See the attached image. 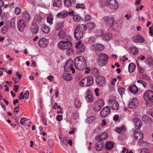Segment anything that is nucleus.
<instances>
[{"instance_id": "f257e3e1", "label": "nucleus", "mask_w": 153, "mask_h": 153, "mask_svg": "<svg viewBox=\"0 0 153 153\" xmlns=\"http://www.w3.org/2000/svg\"><path fill=\"white\" fill-rule=\"evenodd\" d=\"M86 60L85 57L82 56L76 58L75 60V66L76 68L79 70H82L86 68Z\"/></svg>"}, {"instance_id": "f03ea898", "label": "nucleus", "mask_w": 153, "mask_h": 153, "mask_svg": "<svg viewBox=\"0 0 153 153\" xmlns=\"http://www.w3.org/2000/svg\"><path fill=\"white\" fill-rule=\"evenodd\" d=\"M115 130L116 132L120 134L119 136L120 140H124L126 139V129L125 126L122 125L120 127L117 128Z\"/></svg>"}, {"instance_id": "7ed1b4c3", "label": "nucleus", "mask_w": 153, "mask_h": 153, "mask_svg": "<svg viewBox=\"0 0 153 153\" xmlns=\"http://www.w3.org/2000/svg\"><path fill=\"white\" fill-rule=\"evenodd\" d=\"M94 83L93 78L91 76H88L79 82V85L83 86H91Z\"/></svg>"}, {"instance_id": "20e7f679", "label": "nucleus", "mask_w": 153, "mask_h": 153, "mask_svg": "<svg viewBox=\"0 0 153 153\" xmlns=\"http://www.w3.org/2000/svg\"><path fill=\"white\" fill-rule=\"evenodd\" d=\"M73 62L72 59H70L67 62L64 66V70L65 72L72 71V73H75V70L73 67Z\"/></svg>"}, {"instance_id": "39448f33", "label": "nucleus", "mask_w": 153, "mask_h": 153, "mask_svg": "<svg viewBox=\"0 0 153 153\" xmlns=\"http://www.w3.org/2000/svg\"><path fill=\"white\" fill-rule=\"evenodd\" d=\"M108 56L105 54H101L99 56L97 60V63L100 66L106 65L108 60Z\"/></svg>"}, {"instance_id": "423d86ee", "label": "nucleus", "mask_w": 153, "mask_h": 153, "mask_svg": "<svg viewBox=\"0 0 153 153\" xmlns=\"http://www.w3.org/2000/svg\"><path fill=\"white\" fill-rule=\"evenodd\" d=\"M58 46L62 49H68L72 47V43L68 41H61L59 43Z\"/></svg>"}, {"instance_id": "0eeeda50", "label": "nucleus", "mask_w": 153, "mask_h": 153, "mask_svg": "<svg viewBox=\"0 0 153 153\" xmlns=\"http://www.w3.org/2000/svg\"><path fill=\"white\" fill-rule=\"evenodd\" d=\"M75 47L76 49V53L79 54H81L82 52L85 51V47L84 45L82 43L81 40L79 41L76 43Z\"/></svg>"}, {"instance_id": "6e6552de", "label": "nucleus", "mask_w": 153, "mask_h": 153, "mask_svg": "<svg viewBox=\"0 0 153 153\" xmlns=\"http://www.w3.org/2000/svg\"><path fill=\"white\" fill-rule=\"evenodd\" d=\"M108 103L111 109L114 110H117L119 107L118 102L116 100L114 97H111L108 100Z\"/></svg>"}, {"instance_id": "1a4fd4ad", "label": "nucleus", "mask_w": 153, "mask_h": 153, "mask_svg": "<svg viewBox=\"0 0 153 153\" xmlns=\"http://www.w3.org/2000/svg\"><path fill=\"white\" fill-rule=\"evenodd\" d=\"M80 27L79 26H77L74 31V36L76 39H80L84 35V30H80Z\"/></svg>"}, {"instance_id": "9d476101", "label": "nucleus", "mask_w": 153, "mask_h": 153, "mask_svg": "<svg viewBox=\"0 0 153 153\" xmlns=\"http://www.w3.org/2000/svg\"><path fill=\"white\" fill-rule=\"evenodd\" d=\"M105 102L103 100H98L95 103L93 108L95 111H99L104 105Z\"/></svg>"}, {"instance_id": "9b49d317", "label": "nucleus", "mask_w": 153, "mask_h": 153, "mask_svg": "<svg viewBox=\"0 0 153 153\" xmlns=\"http://www.w3.org/2000/svg\"><path fill=\"white\" fill-rule=\"evenodd\" d=\"M114 18L111 16H104L102 19V21L108 26L114 21Z\"/></svg>"}, {"instance_id": "f8f14e48", "label": "nucleus", "mask_w": 153, "mask_h": 153, "mask_svg": "<svg viewBox=\"0 0 153 153\" xmlns=\"http://www.w3.org/2000/svg\"><path fill=\"white\" fill-rule=\"evenodd\" d=\"M17 26L19 30L22 32L26 27V23L23 20L20 19L17 22Z\"/></svg>"}, {"instance_id": "ddd939ff", "label": "nucleus", "mask_w": 153, "mask_h": 153, "mask_svg": "<svg viewBox=\"0 0 153 153\" xmlns=\"http://www.w3.org/2000/svg\"><path fill=\"white\" fill-rule=\"evenodd\" d=\"M110 108L108 106H106L103 108L100 112L101 116L103 117H107L110 113Z\"/></svg>"}, {"instance_id": "4468645a", "label": "nucleus", "mask_w": 153, "mask_h": 153, "mask_svg": "<svg viewBox=\"0 0 153 153\" xmlns=\"http://www.w3.org/2000/svg\"><path fill=\"white\" fill-rule=\"evenodd\" d=\"M134 137L135 139L141 140L143 137V133L138 128L136 129L134 131Z\"/></svg>"}, {"instance_id": "2eb2a0df", "label": "nucleus", "mask_w": 153, "mask_h": 153, "mask_svg": "<svg viewBox=\"0 0 153 153\" xmlns=\"http://www.w3.org/2000/svg\"><path fill=\"white\" fill-rule=\"evenodd\" d=\"M30 30L33 34H37L39 31V27L38 24L35 22H33L30 27Z\"/></svg>"}, {"instance_id": "dca6fc26", "label": "nucleus", "mask_w": 153, "mask_h": 153, "mask_svg": "<svg viewBox=\"0 0 153 153\" xmlns=\"http://www.w3.org/2000/svg\"><path fill=\"white\" fill-rule=\"evenodd\" d=\"M108 5L109 7L113 10H115L118 7V5L116 0H110L108 2Z\"/></svg>"}, {"instance_id": "f3484780", "label": "nucleus", "mask_w": 153, "mask_h": 153, "mask_svg": "<svg viewBox=\"0 0 153 153\" xmlns=\"http://www.w3.org/2000/svg\"><path fill=\"white\" fill-rule=\"evenodd\" d=\"M143 97L144 100L146 98L153 100V91L151 90H147L144 94Z\"/></svg>"}, {"instance_id": "a211bd4d", "label": "nucleus", "mask_w": 153, "mask_h": 153, "mask_svg": "<svg viewBox=\"0 0 153 153\" xmlns=\"http://www.w3.org/2000/svg\"><path fill=\"white\" fill-rule=\"evenodd\" d=\"M139 101L138 100L133 98L131 102H130L128 105L129 108H134L137 107L139 105Z\"/></svg>"}, {"instance_id": "6ab92c4d", "label": "nucleus", "mask_w": 153, "mask_h": 153, "mask_svg": "<svg viewBox=\"0 0 153 153\" xmlns=\"http://www.w3.org/2000/svg\"><path fill=\"white\" fill-rule=\"evenodd\" d=\"M96 83L99 86H104L105 84V79L103 76H98L96 79Z\"/></svg>"}, {"instance_id": "aec40b11", "label": "nucleus", "mask_w": 153, "mask_h": 153, "mask_svg": "<svg viewBox=\"0 0 153 153\" xmlns=\"http://www.w3.org/2000/svg\"><path fill=\"white\" fill-rule=\"evenodd\" d=\"M48 41L46 39L42 38L39 41V45L41 48H45L48 45Z\"/></svg>"}, {"instance_id": "412c9836", "label": "nucleus", "mask_w": 153, "mask_h": 153, "mask_svg": "<svg viewBox=\"0 0 153 153\" xmlns=\"http://www.w3.org/2000/svg\"><path fill=\"white\" fill-rule=\"evenodd\" d=\"M108 137L107 133L103 132L100 133V135L97 136L96 139L98 141H101L106 139Z\"/></svg>"}, {"instance_id": "4be33fe9", "label": "nucleus", "mask_w": 153, "mask_h": 153, "mask_svg": "<svg viewBox=\"0 0 153 153\" xmlns=\"http://www.w3.org/2000/svg\"><path fill=\"white\" fill-rule=\"evenodd\" d=\"M68 16V12L64 10L59 13L56 15L57 18H64Z\"/></svg>"}, {"instance_id": "5701e85b", "label": "nucleus", "mask_w": 153, "mask_h": 153, "mask_svg": "<svg viewBox=\"0 0 153 153\" xmlns=\"http://www.w3.org/2000/svg\"><path fill=\"white\" fill-rule=\"evenodd\" d=\"M133 41L135 42H143L144 41V39L142 36L137 35L133 39Z\"/></svg>"}, {"instance_id": "b1692460", "label": "nucleus", "mask_w": 153, "mask_h": 153, "mask_svg": "<svg viewBox=\"0 0 153 153\" xmlns=\"http://www.w3.org/2000/svg\"><path fill=\"white\" fill-rule=\"evenodd\" d=\"M104 146V142H98L96 145V149L97 151H100L102 149Z\"/></svg>"}, {"instance_id": "393cba45", "label": "nucleus", "mask_w": 153, "mask_h": 153, "mask_svg": "<svg viewBox=\"0 0 153 153\" xmlns=\"http://www.w3.org/2000/svg\"><path fill=\"white\" fill-rule=\"evenodd\" d=\"M134 122L135 126L138 128H140L142 126V123L141 120L138 118H135L134 119Z\"/></svg>"}, {"instance_id": "a878e982", "label": "nucleus", "mask_w": 153, "mask_h": 153, "mask_svg": "<svg viewBox=\"0 0 153 153\" xmlns=\"http://www.w3.org/2000/svg\"><path fill=\"white\" fill-rule=\"evenodd\" d=\"M114 146V144L112 142L108 141L106 142L105 147L107 149L111 150L113 148Z\"/></svg>"}, {"instance_id": "bb28decb", "label": "nucleus", "mask_w": 153, "mask_h": 153, "mask_svg": "<svg viewBox=\"0 0 153 153\" xmlns=\"http://www.w3.org/2000/svg\"><path fill=\"white\" fill-rule=\"evenodd\" d=\"M63 78L66 81H70L72 79V75L68 73H65L63 75Z\"/></svg>"}, {"instance_id": "cd10ccee", "label": "nucleus", "mask_w": 153, "mask_h": 153, "mask_svg": "<svg viewBox=\"0 0 153 153\" xmlns=\"http://www.w3.org/2000/svg\"><path fill=\"white\" fill-rule=\"evenodd\" d=\"M129 90L131 92L134 94H136L138 91V88L135 85L130 86Z\"/></svg>"}, {"instance_id": "c85d7f7f", "label": "nucleus", "mask_w": 153, "mask_h": 153, "mask_svg": "<svg viewBox=\"0 0 153 153\" xmlns=\"http://www.w3.org/2000/svg\"><path fill=\"white\" fill-rule=\"evenodd\" d=\"M62 4L61 0H53V6L54 7H60Z\"/></svg>"}, {"instance_id": "c756f323", "label": "nucleus", "mask_w": 153, "mask_h": 153, "mask_svg": "<svg viewBox=\"0 0 153 153\" xmlns=\"http://www.w3.org/2000/svg\"><path fill=\"white\" fill-rule=\"evenodd\" d=\"M135 68L136 66L134 63H130L128 66L129 72L130 73L133 72L135 71Z\"/></svg>"}, {"instance_id": "7c9ffc66", "label": "nucleus", "mask_w": 153, "mask_h": 153, "mask_svg": "<svg viewBox=\"0 0 153 153\" xmlns=\"http://www.w3.org/2000/svg\"><path fill=\"white\" fill-rule=\"evenodd\" d=\"M112 35L111 34L106 33L104 34L103 36V39L109 41L112 39Z\"/></svg>"}, {"instance_id": "2f4dec72", "label": "nucleus", "mask_w": 153, "mask_h": 153, "mask_svg": "<svg viewBox=\"0 0 153 153\" xmlns=\"http://www.w3.org/2000/svg\"><path fill=\"white\" fill-rule=\"evenodd\" d=\"M23 16L24 18L27 21H29L30 19V16L29 13L25 11L23 13Z\"/></svg>"}, {"instance_id": "473e14b6", "label": "nucleus", "mask_w": 153, "mask_h": 153, "mask_svg": "<svg viewBox=\"0 0 153 153\" xmlns=\"http://www.w3.org/2000/svg\"><path fill=\"white\" fill-rule=\"evenodd\" d=\"M58 35L60 39L64 38L66 36V33L63 30H61L58 33Z\"/></svg>"}, {"instance_id": "72a5a7b5", "label": "nucleus", "mask_w": 153, "mask_h": 153, "mask_svg": "<svg viewBox=\"0 0 153 153\" xmlns=\"http://www.w3.org/2000/svg\"><path fill=\"white\" fill-rule=\"evenodd\" d=\"M108 26L111 27L113 30H115L118 27L117 23L115 21V19L114 20V21L111 23V25H109Z\"/></svg>"}, {"instance_id": "f704fd0d", "label": "nucleus", "mask_w": 153, "mask_h": 153, "mask_svg": "<svg viewBox=\"0 0 153 153\" xmlns=\"http://www.w3.org/2000/svg\"><path fill=\"white\" fill-rule=\"evenodd\" d=\"M47 22L51 25L53 23V16L51 14H49L47 17Z\"/></svg>"}, {"instance_id": "c9c22d12", "label": "nucleus", "mask_w": 153, "mask_h": 153, "mask_svg": "<svg viewBox=\"0 0 153 153\" xmlns=\"http://www.w3.org/2000/svg\"><path fill=\"white\" fill-rule=\"evenodd\" d=\"M73 19L74 21L76 22H79L82 20V18L77 15H74L73 16Z\"/></svg>"}, {"instance_id": "e433bc0d", "label": "nucleus", "mask_w": 153, "mask_h": 153, "mask_svg": "<svg viewBox=\"0 0 153 153\" xmlns=\"http://www.w3.org/2000/svg\"><path fill=\"white\" fill-rule=\"evenodd\" d=\"M130 52L134 54H137L138 53V51L137 48L135 47L132 46L130 48Z\"/></svg>"}, {"instance_id": "4c0bfd02", "label": "nucleus", "mask_w": 153, "mask_h": 153, "mask_svg": "<svg viewBox=\"0 0 153 153\" xmlns=\"http://www.w3.org/2000/svg\"><path fill=\"white\" fill-rule=\"evenodd\" d=\"M95 119V118L94 117L90 116L86 119L85 122L87 123H90L92 122Z\"/></svg>"}, {"instance_id": "58836bf2", "label": "nucleus", "mask_w": 153, "mask_h": 153, "mask_svg": "<svg viewBox=\"0 0 153 153\" xmlns=\"http://www.w3.org/2000/svg\"><path fill=\"white\" fill-rule=\"evenodd\" d=\"M86 100L89 102H92L94 101V98L92 95L91 94H88L85 97Z\"/></svg>"}, {"instance_id": "ea45409f", "label": "nucleus", "mask_w": 153, "mask_h": 153, "mask_svg": "<svg viewBox=\"0 0 153 153\" xmlns=\"http://www.w3.org/2000/svg\"><path fill=\"white\" fill-rule=\"evenodd\" d=\"M50 28L45 25H44L42 26V31L45 33H48L50 32Z\"/></svg>"}, {"instance_id": "a19ab883", "label": "nucleus", "mask_w": 153, "mask_h": 153, "mask_svg": "<svg viewBox=\"0 0 153 153\" xmlns=\"http://www.w3.org/2000/svg\"><path fill=\"white\" fill-rule=\"evenodd\" d=\"M64 4L65 7L68 8L70 7L71 6V2L70 0H65Z\"/></svg>"}, {"instance_id": "79ce46f5", "label": "nucleus", "mask_w": 153, "mask_h": 153, "mask_svg": "<svg viewBox=\"0 0 153 153\" xmlns=\"http://www.w3.org/2000/svg\"><path fill=\"white\" fill-rule=\"evenodd\" d=\"M104 47L103 45L100 44H98L95 47L96 49L97 50L101 51L104 49Z\"/></svg>"}, {"instance_id": "37998d69", "label": "nucleus", "mask_w": 153, "mask_h": 153, "mask_svg": "<svg viewBox=\"0 0 153 153\" xmlns=\"http://www.w3.org/2000/svg\"><path fill=\"white\" fill-rule=\"evenodd\" d=\"M16 18L13 17L11 19L10 21V25L12 28H14L15 27Z\"/></svg>"}, {"instance_id": "c03bdc74", "label": "nucleus", "mask_w": 153, "mask_h": 153, "mask_svg": "<svg viewBox=\"0 0 153 153\" xmlns=\"http://www.w3.org/2000/svg\"><path fill=\"white\" fill-rule=\"evenodd\" d=\"M67 50L66 51V53L68 56H70L73 54L74 51L72 48H70Z\"/></svg>"}, {"instance_id": "a18cd8bd", "label": "nucleus", "mask_w": 153, "mask_h": 153, "mask_svg": "<svg viewBox=\"0 0 153 153\" xmlns=\"http://www.w3.org/2000/svg\"><path fill=\"white\" fill-rule=\"evenodd\" d=\"M64 22H60L57 25V26L56 27V30H59L60 29L62 28L64 26Z\"/></svg>"}, {"instance_id": "49530a36", "label": "nucleus", "mask_w": 153, "mask_h": 153, "mask_svg": "<svg viewBox=\"0 0 153 153\" xmlns=\"http://www.w3.org/2000/svg\"><path fill=\"white\" fill-rule=\"evenodd\" d=\"M74 105L75 107L78 108L80 107L81 106V103L79 100H76L74 101Z\"/></svg>"}, {"instance_id": "de8ad7c7", "label": "nucleus", "mask_w": 153, "mask_h": 153, "mask_svg": "<svg viewBox=\"0 0 153 153\" xmlns=\"http://www.w3.org/2000/svg\"><path fill=\"white\" fill-rule=\"evenodd\" d=\"M147 100L146 98L145 100H144L145 101V104L147 107L151 106L152 105V101L151 100Z\"/></svg>"}, {"instance_id": "09e8293b", "label": "nucleus", "mask_w": 153, "mask_h": 153, "mask_svg": "<svg viewBox=\"0 0 153 153\" xmlns=\"http://www.w3.org/2000/svg\"><path fill=\"white\" fill-rule=\"evenodd\" d=\"M103 32L102 30H98L96 32V35L97 36H102Z\"/></svg>"}, {"instance_id": "8fccbe9b", "label": "nucleus", "mask_w": 153, "mask_h": 153, "mask_svg": "<svg viewBox=\"0 0 153 153\" xmlns=\"http://www.w3.org/2000/svg\"><path fill=\"white\" fill-rule=\"evenodd\" d=\"M95 39L94 37H90L88 40V41L89 43L93 44L95 41Z\"/></svg>"}, {"instance_id": "3c124183", "label": "nucleus", "mask_w": 153, "mask_h": 153, "mask_svg": "<svg viewBox=\"0 0 153 153\" xmlns=\"http://www.w3.org/2000/svg\"><path fill=\"white\" fill-rule=\"evenodd\" d=\"M76 7V8H81L82 9H85V5L83 4H77Z\"/></svg>"}, {"instance_id": "603ef678", "label": "nucleus", "mask_w": 153, "mask_h": 153, "mask_svg": "<svg viewBox=\"0 0 153 153\" xmlns=\"http://www.w3.org/2000/svg\"><path fill=\"white\" fill-rule=\"evenodd\" d=\"M125 91V89L124 88H120L118 89V91L120 95H122L124 94Z\"/></svg>"}, {"instance_id": "864d4df0", "label": "nucleus", "mask_w": 153, "mask_h": 153, "mask_svg": "<svg viewBox=\"0 0 153 153\" xmlns=\"http://www.w3.org/2000/svg\"><path fill=\"white\" fill-rule=\"evenodd\" d=\"M93 72L96 76L97 77L98 76H99V71L97 68H94Z\"/></svg>"}, {"instance_id": "5fc2aeb1", "label": "nucleus", "mask_w": 153, "mask_h": 153, "mask_svg": "<svg viewBox=\"0 0 153 153\" xmlns=\"http://www.w3.org/2000/svg\"><path fill=\"white\" fill-rule=\"evenodd\" d=\"M78 26H79L80 27V30L82 31V30H84V33L86 30L87 29V27L85 25H79Z\"/></svg>"}, {"instance_id": "6e6d98bb", "label": "nucleus", "mask_w": 153, "mask_h": 153, "mask_svg": "<svg viewBox=\"0 0 153 153\" xmlns=\"http://www.w3.org/2000/svg\"><path fill=\"white\" fill-rule=\"evenodd\" d=\"M21 9L19 7H16L15 9V13L17 15H19L20 14L21 12Z\"/></svg>"}, {"instance_id": "4d7b16f0", "label": "nucleus", "mask_w": 153, "mask_h": 153, "mask_svg": "<svg viewBox=\"0 0 153 153\" xmlns=\"http://www.w3.org/2000/svg\"><path fill=\"white\" fill-rule=\"evenodd\" d=\"M137 82L138 83L142 84L144 87H146V83L142 80H138Z\"/></svg>"}, {"instance_id": "13d9d810", "label": "nucleus", "mask_w": 153, "mask_h": 153, "mask_svg": "<svg viewBox=\"0 0 153 153\" xmlns=\"http://www.w3.org/2000/svg\"><path fill=\"white\" fill-rule=\"evenodd\" d=\"M28 119L25 117L22 118L20 120V123L22 125H23L25 122L27 121Z\"/></svg>"}, {"instance_id": "bf43d9fd", "label": "nucleus", "mask_w": 153, "mask_h": 153, "mask_svg": "<svg viewBox=\"0 0 153 153\" xmlns=\"http://www.w3.org/2000/svg\"><path fill=\"white\" fill-rule=\"evenodd\" d=\"M25 98L27 100L28 99L29 97V92L28 91H26L25 93Z\"/></svg>"}, {"instance_id": "052dcab7", "label": "nucleus", "mask_w": 153, "mask_h": 153, "mask_svg": "<svg viewBox=\"0 0 153 153\" xmlns=\"http://www.w3.org/2000/svg\"><path fill=\"white\" fill-rule=\"evenodd\" d=\"M60 139H61L60 143L62 144V143H63L65 141H67V138L66 137H65L63 138H62L61 137H59Z\"/></svg>"}, {"instance_id": "680f3d73", "label": "nucleus", "mask_w": 153, "mask_h": 153, "mask_svg": "<svg viewBox=\"0 0 153 153\" xmlns=\"http://www.w3.org/2000/svg\"><path fill=\"white\" fill-rule=\"evenodd\" d=\"M140 153H149V150L146 149H143L141 150Z\"/></svg>"}, {"instance_id": "e2e57ef3", "label": "nucleus", "mask_w": 153, "mask_h": 153, "mask_svg": "<svg viewBox=\"0 0 153 153\" xmlns=\"http://www.w3.org/2000/svg\"><path fill=\"white\" fill-rule=\"evenodd\" d=\"M57 108L58 109H60V112H57V113H61L62 114L63 113V108H61V106L60 105H57Z\"/></svg>"}, {"instance_id": "0e129e2a", "label": "nucleus", "mask_w": 153, "mask_h": 153, "mask_svg": "<svg viewBox=\"0 0 153 153\" xmlns=\"http://www.w3.org/2000/svg\"><path fill=\"white\" fill-rule=\"evenodd\" d=\"M147 61V65H150L152 64V61L151 59L149 58Z\"/></svg>"}, {"instance_id": "69168bd1", "label": "nucleus", "mask_w": 153, "mask_h": 153, "mask_svg": "<svg viewBox=\"0 0 153 153\" xmlns=\"http://www.w3.org/2000/svg\"><path fill=\"white\" fill-rule=\"evenodd\" d=\"M138 70L139 71V72L140 74H143L144 73V69L141 67H139V68H138Z\"/></svg>"}, {"instance_id": "338daca9", "label": "nucleus", "mask_w": 153, "mask_h": 153, "mask_svg": "<svg viewBox=\"0 0 153 153\" xmlns=\"http://www.w3.org/2000/svg\"><path fill=\"white\" fill-rule=\"evenodd\" d=\"M23 93L22 92L20 93V95L18 97L19 99L21 100L22 99H23L24 98V96L23 95Z\"/></svg>"}, {"instance_id": "774afa93", "label": "nucleus", "mask_w": 153, "mask_h": 153, "mask_svg": "<svg viewBox=\"0 0 153 153\" xmlns=\"http://www.w3.org/2000/svg\"><path fill=\"white\" fill-rule=\"evenodd\" d=\"M89 26L90 28L92 29L95 27V25L94 23L91 22L90 23Z\"/></svg>"}]
</instances>
